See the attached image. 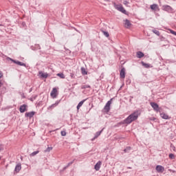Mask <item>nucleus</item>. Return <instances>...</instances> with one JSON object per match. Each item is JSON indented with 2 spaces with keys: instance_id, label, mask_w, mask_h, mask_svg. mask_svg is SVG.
Returning a JSON list of instances; mask_svg holds the SVG:
<instances>
[{
  "instance_id": "nucleus-1",
  "label": "nucleus",
  "mask_w": 176,
  "mask_h": 176,
  "mask_svg": "<svg viewBox=\"0 0 176 176\" xmlns=\"http://www.w3.org/2000/svg\"><path fill=\"white\" fill-rule=\"evenodd\" d=\"M141 115V111L140 110H136L131 115H129L125 120L117 123L114 127H120L123 124H130L134 120L138 119V116Z\"/></svg>"
},
{
  "instance_id": "nucleus-2",
  "label": "nucleus",
  "mask_w": 176,
  "mask_h": 176,
  "mask_svg": "<svg viewBox=\"0 0 176 176\" xmlns=\"http://www.w3.org/2000/svg\"><path fill=\"white\" fill-rule=\"evenodd\" d=\"M113 7L115 9L118 10V12H121V13H123L124 14H129V12L123 8V6L122 4H116V3L113 2Z\"/></svg>"
},
{
  "instance_id": "nucleus-3",
  "label": "nucleus",
  "mask_w": 176,
  "mask_h": 176,
  "mask_svg": "<svg viewBox=\"0 0 176 176\" xmlns=\"http://www.w3.org/2000/svg\"><path fill=\"white\" fill-rule=\"evenodd\" d=\"M113 100V98H111L110 100H109L104 107L103 108V109L102 110V112L103 113H108V112H109V111H111V104H112V100Z\"/></svg>"
},
{
  "instance_id": "nucleus-4",
  "label": "nucleus",
  "mask_w": 176,
  "mask_h": 176,
  "mask_svg": "<svg viewBox=\"0 0 176 176\" xmlns=\"http://www.w3.org/2000/svg\"><path fill=\"white\" fill-rule=\"evenodd\" d=\"M7 60H10V61H12V63H14V64H16V65H20V67H25V68H27V65L23 62H20L19 60H16L10 57H8Z\"/></svg>"
},
{
  "instance_id": "nucleus-5",
  "label": "nucleus",
  "mask_w": 176,
  "mask_h": 176,
  "mask_svg": "<svg viewBox=\"0 0 176 176\" xmlns=\"http://www.w3.org/2000/svg\"><path fill=\"white\" fill-rule=\"evenodd\" d=\"M150 104L155 112H160V107H159V104H157V103L151 102Z\"/></svg>"
},
{
  "instance_id": "nucleus-6",
  "label": "nucleus",
  "mask_w": 176,
  "mask_h": 176,
  "mask_svg": "<svg viewBox=\"0 0 176 176\" xmlns=\"http://www.w3.org/2000/svg\"><path fill=\"white\" fill-rule=\"evenodd\" d=\"M28 111V105L23 104L19 107V112L21 113H24V112H27Z\"/></svg>"
},
{
  "instance_id": "nucleus-7",
  "label": "nucleus",
  "mask_w": 176,
  "mask_h": 176,
  "mask_svg": "<svg viewBox=\"0 0 176 176\" xmlns=\"http://www.w3.org/2000/svg\"><path fill=\"white\" fill-rule=\"evenodd\" d=\"M163 10H164L165 12H168V13H173V12H174V9H173V8H171V6H163Z\"/></svg>"
},
{
  "instance_id": "nucleus-8",
  "label": "nucleus",
  "mask_w": 176,
  "mask_h": 176,
  "mask_svg": "<svg viewBox=\"0 0 176 176\" xmlns=\"http://www.w3.org/2000/svg\"><path fill=\"white\" fill-rule=\"evenodd\" d=\"M59 102H61V100H56L54 104H52V105L47 107V110L52 111L53 109H54V108H56V107H57V105H58Z\"/></svg>"
},
{
  "instance_id": "nucleus-9",
  "label": "nucleus",
  "mask_w": 176,
  "mask_h": 176,
  "mask_svg": "<svg viewBox=\"0 0 176 176\" xmlns=\"http://www.w3.org/2000/svg\"><path fill=\"white\" fill-rule=\"evenodd\" d=\"M50 96L52 98H57V96H58V94H57V88L54 87L52 89Z\"/></svg>"
},
{
  "instance_id": "nucleus-10",
  "label": "nucleus",
  "mask_w": 176,
  "mask_h": 176,
  "mask_svg": "<svg viewBox=\"0 0 176 176\" xmlns=\"http://www.w3.org/2000/svg\"><path fill=\"white\" fill-rule=\"evenodd\" d=\"M120 77L121 79H124L126 78V68L122 67L120 71Z\"/></svg>"
},
{
  "instance_id": "nucleus-11",
  "label": "nucleus",
  "mask_w": 176,
  "mask_h": 176,
  "mask_svg": "<svg viewBox=\"0 0 176 176\" xmlns=\"http://www.w3.org/2000/svg\"><path fill=\"white\" fill-rule=\"evenodd\" d=\"M155 170L157 172L160 173H164V167L162 165H157L155 166Z\"/></svg>"
},
{
  "instance_id": "nucleus-12",
  "label": "nucleus",
  "mask_w": 176,
  "mask_h": 176,
  "mask_svg": "<svg viewBox=\"0 0 176 176\" xmlns=\"http://www.w3.org/2000/svg\"><path fill=\"white\" fill-rule=\"evenodd\" d=\"M38 75L41 79H47V77L49 76V74L43 73L42 71L38 72Z\"/></svg>"
},
{
  "instance_id": "nucleus-13",
  "label": "nucleus",
  "mask_w": 176,
  "mask_h": 176,
  "mask_svg": "<svg viewBox=\"0 0 176 176\" xmlns=\"http://www.w3.org/2000/svg\"><path fill=\"white\" fill-rule=\"evenodd\" d=\"M35 113V111L26 112L25 113V118H29V119H31L32 118H34Z\"/></svg>"
},
{
  "instance_id": "nucleus-14",
  "label": "nucleus",
  "mask_w": 176,
  "mask_h": 176,
  "mask_svg": "<svg viewBox=\"0 0 176 176\" xmlns=\"http://www.w3.org/2000/svg\"><path fill=\"white\" fill-rule=\"evenodd\" d=\"M150 9H151V10H154V12H158V10H160L159 6H157V4H152L150 6Z\"/></svg>"
},
{
  "instance_id": "nucleus-15",
  "label": "nucleus",
  "mask_w": 176,
  "mask_h": 176,
  "mask_svg": "<svg viewBox=\"0 0 176 176\" xmlns=\"http://www.w3.org/2000/svg\"><path fill=\"white\" fill-rule=\"evenodd\" d=\"M74 162H75V159L73 160L72 162H69L67 165L63 168V170H60V173H63V171H65L66 168H68L69 166H72Z\"/></svg>"
},
{
  "instance_id": "nucleus-16",
  "label": "nucleus",
  "mask_w": 176,
  "mask_h": 176,
  "mask_svg": "<svg viewBox=\"0 0 176 176\" xmlns=\"http://www.w3.org/2000/svg\"><path fill=\"white\" fill-rule=\"evenodd\" d=\"M102 131H104V128L101 131L96 132L95 133L94 138L92 139V141H94V140H96V138H98V137H100V135H101V133H102Z\"/></svg>"
},
{
  "instance_id": "nucleus-17",
  "label": "nucleus",
  "mask_w": 176,
  "mask_h": 176,
  "mask_svg": "<svg viewBox=\"0 0 176 176\" xmlns=\"http://www.w3.org/2000/svg\"><path fill=\"white\" fill-rule=\"evenodd\" d=\"M21 170V164L19 163L18 164L16 165L14 171L15 173H20Z\"/></svg>"
},
{
  "instance_id": "nucleus-18",
  "label": "nucleus",
  "mask_w": 176,
  "mask_h": 176,
  "mask_svg": "<svg viewBox=\"0 0 176 176\" xmlns=\"http://www.w3.org/2000/svg\"><path fill=\"white\" fill-rule=\"evenodd\" d=\"M144 56H145V54H144L141 51H138L136 53V57H138V58H142V57H144Z\"/></svg>"
},
{
  "instance_id": "nucleus-19",
  "label": "nucleus",
  "mask_w": 176,
  "mask_h": 176,
  "mask_svg": "<svg viewBox=\"0 0 176 176\" xmlns=\"http://www.w3.org/2000/svg\"><path fill=\"white\" fill-rule=\"evenodd\" d=\"M141 64L143 67H144V68H152L153 66H152L151 64L149 63H146L144 61L141 62Z\"/></svg>"
},
{
  "instance_id": "nucleus-20",
  "label": "nucleus",
  "mask_w": 176,
  "mask_h": 176,
  "mask_svg": "<svg viewBox=\"0 0 176 176\" xmlns=\"http://www.w3.org/2000/svg\"><path fill=\"white\" fill-rule=\"evenodd\" d=\"M101 167V162H98L95 166L94 168L96 171H98Z\"/></svg>"
},
{
  "instance_id": "nucleus-21",
  "label": "nucleus",
  "mask_w": 176,
  "mask_h": 176,
  "mask_svg": "<svg viewBox=\"0 0 176 176\" xmlns=\"http://www.w3.org/2000/svg\"><path fill=\"white\" fill-rule=\"evenodd\" d=\"M160 116H161V118H162V119H165V120L170 119V117L168 116V115H167L164 113H161Z\"/></svg>"
},
{
  "instance_id": "nucleus-22",
  "label": "nucleus",
  "mask_w": 176,
  "mask_h": 176,
  "mask_svg": "<svg viewBox=\"0 0 176 176\" xmlns=\"http://www.w3.org/2000/svg\"><path fill=\"white\" fill-rule=\"evenodd\" d=\"M87 99H84L82 101H80L78 105H77V109L79 110L80 109V107H82V105H83V104L85 103V101H86Z\"/></svg>"
},
{
  "instance_id": "nucleus-23",
  "label": "nucleus",
  "mask_w": 176,
  "mask_h": 176,
  "mask_svg": "<svg viewBox=\"0 0 176 176\" xmlns=\"http://www.w3.org/2000/svg\"><path fill=\"white\" fill-rule=\"evenodd\" d=\"M81 73L82 75H87V71H86V69L85 67H81Z\"/></svg>"
},
{
  "instance_id": "nucleus-24",
  "label": "nucleus",
  "mask_w": 176,
  "mask_h": 176,
  "mask_svg": "<svg viewBox=\"0 0 176 176\" xmlns=\"http://www.w3.org/2000/svg\"><path fill=\"white\" fill-rule=\"evenodd\" d=\"M56 75L57 76H59L60 79H65V76L64 75V73H58Z\"/></svg>"
},
{
  "instance_id": "nucleus-25",
  "label": "nucleus",
  "mask_w": 176,
  "mask_h": 176,
  "mask_svg": "<svg viewBox=\"0 0 176 176\" xmlns=\"http://www.w3.org/2000/svg\"><path fill=\"white\" fill-rule=\"evenodd\" d=\"M130 151H131V146H127V147H126V148L124 149V152L125 153H129V152H130Z\"/></svg>"
},
{
  "instance_id": "nucleus-26",
  "label": "nucleus",
  "mask_w": 176,
  "mask_h": 176,
  "mask_svg": "<svg viewBox=\"0 0 176 176\" xmlns=\"http://www.w3.org/2000/svg\"><path fill=\"white\" fill-rule=\"evenodd\" d=\"M81 89H91V87L89 85H82L81 86Z\"/></svg>"
},
{
  "instance_id": "nucleus-27",
  "label": "nucleus",
  "mask_w": 176,
  "mask_h": 176,
  "mask_svg": "<svg viewBox=\"0 0 176 176\" xmlns=\"http://www.w3.org/2000/svg\"><path fill=\"white\" fill-rule=\"evenodd\" d=\"M152 32H153V34H155V35H157V36H160V32H159V30H153Z\"/></svg>"
},
{
  "instance_id": "nucleus-28",
  "label": "nucleus",
  "mask_w": 176,
  "mask_h": 176,
  "mask_svg": "<svg viewBox=\"0 0 176 176\" xmlns=\"http://www.w3.org/2000/svg\"><path fill=\"white\" fill-rule=\"evenodd\" d=\"M102 34L106 36V38H109V33L107 31L102 30Z\"/></svg>"
},
{
  "instance_id": "nucleus-29",
  "label": "nucleus",
  "mask_w": 176,
  "mask_h": 176,
  "mask_svg": "<svg viewBox=\"0 0 176 176\" xmlns=\"http://www.w3.org/2000/svg\"><path fill=\"white\" fill-rule=\"evenodd\" d=\"M125 25H127V27H131V23L129 19H125Z\"/></svg>"
},
{
  "instance_id": "nucleus-30",
  "label": "nucleus",
  "mask_w": 176,
  "mask_h": 176,
  "mask_svg": "<svg viewBox=\"0 0 176 176\" xmlns=\"http://www.w3.org/2000/svg\"><path fill=\"white\" fill-rule=\"evenodd\" d=\"M52 149H53V147L50 146V147H47L44 152L46 153L47 152H50V151H52Z\"/></svg>"
},
{
  "instance_id": "nucleus-31",
  "label": "nucleus",
  "mask_w": 176,
  "mask_h": 176,
  "mask_svg": "<svg viewBox=\"0 0 176 176\" xmlns=\"http://www.w3.org/2000/svg\"><path fill=\"white\" fill-rule=\"evenodd\" d=\"M36 97H38V95H33L32 98H30V101H34V100H36Z\"/></svg>"
},
{
  "instance_id": "nucleus-32",
  "label": "nucleus",
  "mask_w": 176,
  "mask_h": 176,
  "mask_svg": "<svg viewBox=\"0 0 176 176\" xmlns=\"http://www.w3.org/2000/svg\"><path fill=\"white\" fill-rule=\"evenodd\" d=\"M169 159H175V155L173 153H170L168 155Z\"/></svg>"
},
{
  "instance_id": "nucleus-33",
  "label": "nucleus",
  "mask_w": 176,
  "mask_h": 176,
  "mask_svg": "<svg viewBox=\"0 0 176 176\" xmlns=\"http://www.w3.org/2000/svg\"><path fill=\"white\" fill-rule=\"evenodd\" d=\"M39 153V151H34L30 154V156H35V155H38Z\"/></svg>"
},
{
  "instance_id": "nucleus-34",
  "label": "nucleus",
  "mask_w": 176,
  "mask_h": 176,
  "mask_svg": "<svg viewBox=\"0 0 176 176\" xmlns=\"http://www.w3.org/2000/svg\"><path fill=\"white\" fill-rule=\"evenodd\" d=\"M60 134H61L62 137H65L67 135V132H65V131H62L60 132Z\"/></svg>"
},
{
  "instance_id": "nucleus-35",
  "label": "nucleus",
  "mask_w": 176,
  "mask_h": 176,
  "mask_svg": "<svg viewBox=\"0 0 176 176\" xmlns=\"http://www.w3.org/2000/svg\"><path fill=\"white\" fill-rule=\"evenodd\" d=\"M149 120H153V122H156V120H157V118L155 117H151L149 118Z\"/></svg>"
},
{
  "instance_id": "nucleus-36",
  "label": "nucleus",
  "mask_w": 176,
  "mask_h": 176,
  "mask_svg": "<svg viewBox=\"0 0 176 176\" xmlns=\"http://www.w3.org/2000/svg\"><path fill=\"white\" fill-rule=\"evenodd\" d=\"M170 34H173V35H175V36H176V32L175 31H174L173 30H170Z\"/></svg>"
},
{
  "instance_id": "nucleus-37",
  "label": "nucleus",
  "mask_w": 176,
  "mask_h": 176,
  "mask_svg": "<svg viewBox=\"0 0 176 176\" xmlns=\"http://www.w3.org/2000/svg\"><path fill=\"white\" fill-rule=\"evenodd\" d=\"M70 77L72 78V79H75V74L74 73H71Z\"/></svg>"
},
{
  "instance_id": "nucleus-38",
  "label": "nucleus",
  "mask_w": 176,
  "mask_h": 176,
  "mask_svg": "<svg viewBox=\"0 0 176 176\" xmlns=\"http://www.w3.org/2000/svg\"><path fill=\"white\" fill-rule=\"evenodd\" d=\"M3 149H4L3 144H0V152L1 151H3Z\"/></svg>"
},
{
  "instance_id": "nucleus-39",
  "label": "nucleus",
  "mask_w": 176,
  "mask_h": 176,
  "mask_svg": "<svg viewBox=\"0 0 176 176\" xmlns=\"http://www.w3.org/2000/svg\"><path fill=\"white\" fill-rule=\"evenodd\" d=\"M123 3H124V5H125L126 6H127V5H129V1L124 0V1H123Z\"/></svg>"
},
{
  "instance_id": "nucleus-40",
  "label": "nucleus",
  "mask_w": 176,
  "mask_h": 176,
  "mask_svg": "<svg viewBox=\"0 0 176 176\" xmlns=\"http://www.w3.org/2000/svg\"><path fill=\"white\" fill-rule=\"evenodd\" d=\"M160 38L161 39V41H164V39H166V38H164L163 36H160Z\"/></svg>"
},
{
  "instance_id": "nucleus-41",
  "label": "nucleus",
  "mask_w": 176,
  "mask_h": 176,
  "mask_svg": "<svg viewBox=\"0 0 176 176\" xmlns=\"http://www.w3.org/2000/svg\"><path fill=\"white\" fill-rule=\"evenodd\" d=\"M42 101L38 102L36 107H41V105H42Z\"/></svg>"
},
{
  "instance_id": "nucleus-42",
  "label": "nucleus",
  "mask_w": 176,
  "mask_h": 176,
  "mask_svg": "<svg viewBox=\"0 0 176 176\" xmlns=\"http://www.w3.org/2000/svg\"><path fill=\"white\" fill-rule=\"evenodd\" d=\"M3 78V74L0 71V79Z\"/></svg>"
},
{
  "instance_id": "nucleus-43",
  "label": "nucleus",
  "mask_w": 176,
  "mask_h": 176,
  "mask_svg": "<svg viewBox=\"0 0 176 176\" xmlns=\"http://www.w3.org/2000/svg\"><path fill=\"white\" fill-rule=\"evenodd\" d=\"M170 148H173V151H175V146H174V145H173V144H170Z\"/></svg>"
},
{
  "instance_id": "nucleus-44",
  "label": "nucleus",
  "mask_w": 176,
  "mask_h": 176,
  "mask_svg": "<svg viewBox=\"0 0 176 176\" xmlns=\"http://www.w3.org/2000/svg\"><path fill=\"white\" fill-rule=\"evenodd\" d=\"M1 91H6V87H3L1 89Z\"/></svg>"
},
{
  "instance_id": "nucleus-45",
  "label": "nucleus",
  "mask_w": 176,
  "mask_h": 176,
  "mask_svg": "<svg viewBox=\"0 0 176 176\" xmlns=\"http://www.w3.org/2000/svg\"><path fill=\"white\" fill-rule=\"evenodd\" d=\"M3 85V83L2 82V81L0 80V87H2Z\"/></svg>"
},
{
  "instance_id": "nucleus-46",
  "label": "nucleus",
  "mask_w": 176,
  "mask_h": 176,
  "mask_svg": "<svg viewBox=\"0 0 176 176\" xmlns=\"http://www.w3.org/2000/svg\"><path fill=\"white\" fill-rule=\"evenodd\" d=\"M22 25H23V27H25V22H23V23H22Z\"/></svg>"
},
{
  "instance_id": "nucleus-47",
  "label": "nucleus",
  "mask_w": 176,
  "mask_h": 176,
  "mask_svg": "<svg viewBox=\"0 0 176 176\" xmlns=\"http://www.w3.org/2000/svg\"><path fill=\"white\" fill-rule=\"evenodd\" d=\"M31 91H32V88H30L29 90V93H31Z\"/></svg>"
},
{
  "instance_id": "nucleus-48",
  "label": "nucleus",
  "mask_w": 176,
  "mask_h": 176,
  "mask_svg": "<svg viewBox=\"0 0 176 176\" xmlns=\"http://www.w3.org/2000/svg\"><path fill=\"white\" fill-rule=\"evenodd\" d=\"M104 1H106V2H110L111 1V0H104Z\"/></svg>"
},
{
  "instance_id": "nucleus-49",
  "label": "nucleus",
  "mask_w": 176,
  "mask_h": 176,
  "mask_svg": "<svg viewBox=\"0 0 176 176\" xmlns=\"http://www.w3.org/2000/svg\"><path fill=\"white\" fill-rule=\"evenodd\" d=\"M0 26H2V25H1V24H0Z\"/></svg>"
}]
</instances>
